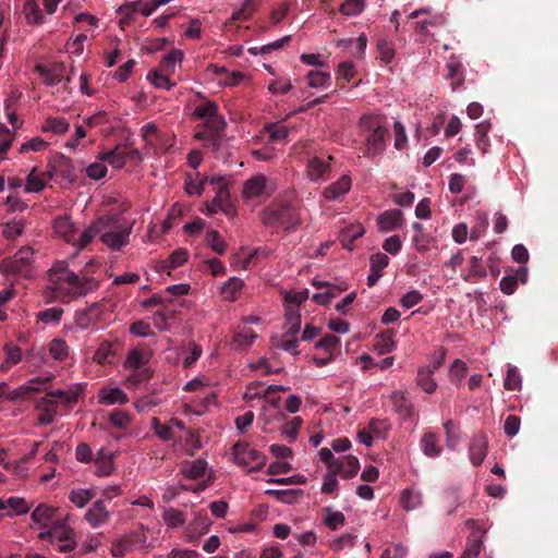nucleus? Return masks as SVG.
Segmentation results:
<instances>
[{
	"label": "nucleus",
	"mask_w": 558,
	"mask_h": 558,
	"mask_svg": "<svg viewBox=\"0 0 558 558\" xmlns=\"http://www.w3.org/2000/svg\"><path fill=\"white\" fill-rule=\"evenodd\" d=\"M133 225L118 217H101L82 231L81 246H87L99 234L101 242L111 250L126 245Z\"/></svg>",
	"instance_id": "obj_1"
},
{
	"label": "nucleus",
	"mask_w": 558,
	"mask_h": 558,
	"mask_svg": "<svg viewBox=\"0 0 558 558\" xmlns=\"http://www.w3.org/2000/svg\"><path fill=\"white\" fill-rule=\"evenodd\" d=\"M50 289L54 292V298L61 301H70L75 298L84 296L95 289L92 279L85 276H78L64 262H57L49 272Z\"/></svg>",
	"instance_id": "obj_2"
},
{
	"label": "nucleus",
	"mask_w": 558,
	"mask_h": 558,
	"mask_svg": "<svg viewBox=\"0 0 558 558\" xmlns=\"http://www.w3.org/2000/svg\"><path fill=\"white\" fill-rule=\"evenodd\" d=\"M360 134L363 136V155L375 158L381 155L387 147L389 130L386 118L380 114H364L359 120Z\"/></svg>",
	"instance_id": "obj_3"
},
{
	"label": "nucleus",
	"mask_w": 558,
	"mask_h": 558,
	"mask_svg": "<svg viewBox=\"0 0 558 558\" xmlns=\"http://www.w3.org/2000/svg\"><path fill=\"white\" fill-rule=\"evenodd\" d=\"M71 515L66 514L61 520L52 524L49 530L41 531L38 538L49 542L50 544H58L60 553L72 551L76 547L75 533L70 525Z\"/></svg>",
	"instance_id": "obj_4"
},
{
	"label": "nucleus",
	"mask_w": 558,
	"mask_h": 558,
	"mask_svg": "<svg viewBox=\"0 0 558 558\" xmlns=\"http://www.w3.org/2000/svg\"><path fill=\"white\" fill-rule=\"evenodd\" d=\"M0 268L22 278H33L36 275L35 251L29 246L20 248L12 257L2 260Z\"/></svg>",
	"instance_id": "obj_5"
},
{
	"label": "nucleus",
	"mask_w": 558,
	"mask_h": 558,
	"mask_svg": "<svg viewBox=\"0 0 558 558\" xmlns=\"http://www.w3.org/2000/svg\"><path fill=\"white\" fill-rule=\"evenodd\" d=\"M318 456L325 464H333L339 470L338 474L344 480L354 477L360 471V461L355 456L347 454L336 459L332 451L326 447L319 450Z\"/></svg>",
	"instance_id": "obj_6"
},
{
	"label": "nucleus",
	"mask_w": 558,
	"mask_h": 558,
	"mask_svg": "<svg viewBox=\"0 0 558 558\" xmlns=\"http://www.w3.org/2000/svg\"><path fill=\"white\" fill-rule=\"evenodd\" d=\"M232 457L236 464L248 471L259 470L266 463V457L246 442H236L232 447Z\"/></svg>",
	"instance_id": "obj_7"
},
{
	"label": "nucleus",
	"mask_w": 558,
	"mask_h": 558,
	"mask_svg": "<svg viewBox=\"0 0 558 558\" xmlns=\"http://www.w3.org/2000/svg\"><path fill=\"white\" fill-rule=\"evenodd\" d=\"M109 308L106 302L94 303L75 313L74 325L77 329L85 330L105 320Z\"/></svg>",
	"instance_id": "obj_8"
},
{
	"label": "nucleus",
	"mask_w": 558,
	"mask_h": 558,
	"mask_svg": "<svg viewBox=\"0 0 558 558\" xmlns=\"http://www.w3.org/2000/svg\"><path fill=\"white\" fill-rule=\"evenodd\" d=\"M53 233L57 238L64 242L73 245L78 251L85 246H81L82 232H78L75 223L72 221L70 216H61L53 220Z\"/></svg>",
	"instance_id": "obj_9"
},
{
	"label": "nucleus",
	"mask_w": 558,
	"mask_h": 558,
	"mask_svg": "<svg viewBox=\"0 0 558 558\" xmlns=\"http://www.w3.org/2000/svg\"><path fill=\"white\" fill-rule=\"evenodd\" d=\"M286 333L280 339V341L276 342L275 344L279 348H281L284 351H288L292 354H296V344L298 340L295 336L299 333L301 329V315L296 311H289L288 312V320L286 323Z\"/></svg>",
	"instance_id": "obj_10"
},
{
	"label": "nucleus",
	"mask_w": 558,
	"mask_h": 558,
	"mask_svg": "<svg viewBox=\"0 0 558 558\" xmlns=\"http://www.w3.org/2000/svg\"><path fill=\"white\" fill-rule=\"evenodd\" d=\"M194 116L204 120L208 130L217 133L225 129L226 122L218 114V107L213 101H206L194 110Z\"/></svg>",
	"instance_id": "obj_11"
},
{
	"label": "nucleus",
	"mask_w": 558,
	"mask_h": 558,
	"mask_svg": "<svg viewBox=\"0 0 558 558\" xmlns=\"http://www.w3.org/2000/svg\"><path fill=\"white\" fill-rule=\"evenodd\" d=\"M59 509L41 502L31 513L32 525L43 531L49 530L58 517Z\"/></svg>",
	"instance_id": "obj_12"
},
{
	"label": "nucleus",
	"mask_w": 558,
	"mask_h": 558,
	"mask_svg": "<svg viewBox=\"0 0 558 558\" xmlns=\"http://www.w3.org/2000/svg\"><path fill=\"white\" fill-rule=\"evenodd\" d=\"M182 474L189 480H203L206 478V483L198 485L193 492L204 490L208 482L213 478V471L208 468V463L204 459H198L191 462L189 465L182 469Z\"/></svg>",
	"instance_id": "obj_13"
},
{
	"label": "nucleus",
	"mask_w": 558,
	"mask_h": 558,
	"mask_svg": "<svg viewBox=\"0 0 558 558\" xmlns=\"http://www.w3.org/2000/svg\"><path fill=\"white\" fill-rule=\"evenodd\" d=\"M288 388L284 386H268L264 389V386L260 383H251L247 385L246 390L243 395L244 399L247 402H252L255 399L264 398L267 402L277 405L278 401L272 397V393L276 391H287Z\"/></svg>",
	"instance_id": "obj_14"
},
{
	"label": "nucleus",
	"mask_w": 558,
	"mask_h": 558,
	"mask_svg": "<svg viewBox=\"0 0 558 558\" xmlns=\"http://www.w3.org/2000/svg\"><path fill=\"white\" fill-rule=\"evenodd\" d=\"M48 381V378L36 377L32 378L25 384L11 390L7 395V400L11 402H21L27 400L33 393L40 391V385Z\"/></svg>",
	"instance_id": "obj_15"
},
{
	"label": "nucleus",
	"mask_w": 558,
	"mask_h": 558,
	"mask_svg": "<svg viewBox=\"0 0 558 558\" xmlns=\"http://www.w3.org/2000/svg\"><path fill=\"white\" fill-rule=\"evenodd\" d=\"M466 525L473 529L472 535L468 538L465 549L459 558H477L483 547V537L485 530L475 524L474 521L470 520Z\"/></svg>",
	"instance_id": "obj_16"
},
{
	"label": "nucleus",
	"mask_w": 558,
	"mask_h": 558,
	"mask_svg": "<svg viewBox=\"0 0 558 558\" xmlns=\"http://www.w3.org/2000/svg\"><path fill=\"white\" fill-rule=\"evenodd\" d=\"M110 517L111 513L106 508L102 500L95 501L84 514L85 520L93 529H97L106 524Z\"/></svg>",
	"instance_id": "obj_17"
},
{
	"label": "nucleus",
	"mask_w": 558,
	"mask_h": 558,
	"mask_svg": "<svg viewBox=\"0 0 558 558\" xmlns=\"http://www.w3.org/2000/svg\"><path fill=\"white\" fill-rule=\"evenodd\" d=\"M129 402L128 395L117 386H104L98 392V403L104 405L125 404Z\"/></svg>",
	"instance_id": "obj_18"
},
{
	"label": "nucleus",
	"mask_w": 558,
	"mask_h": 558,
	"mask_svg": "<svg viewBox=\"0 0 558 558\" xmlns=\"http://www.w3.org/2000/svg\"><path fill=\"white\" fill-rule=\"evenodd\" d=\"M36 71L48 86L59 84L65 75V68L62 63H52L49 65H37Z\"/></svg>",
	"instance_id": "obj_19"
},
{
	"label": "nucleus",
	"mask_w": 558,
	"mask_h": 558,
	"mask_svg": "<svg viewBox=\"0 0 558 558\" xmlns=\"http://www.w3.org/2000/svg\"><path fill=\"white\" fill-rule=\"evenodd\" d=\"M351 178L347 174H343L337 181L324 189L323 197L327 201L340 199L351 190Z\"/></svg>",
	"instance_id": "obj_20"
},
{
	"label": "nucleus",
	"mask_w": 558,
	"mask_h": 558,
	"mask_svg": "<svg viewBox=\"0 0 558 558\" xmlns=\"http://www.w3.org/2000/svg\"><path fill=\"white\" fill-rule=\"evenodd\" d=\"M140 154L136 149H126L125 147L117 146L113 150L102 154L100 159L110 163L113 168H122L128 157H138Z\"/></svg>",
	"instance_id": "obj_21"
},
{
	"label": "nucleus",
	"mask_w": 558,
	"mask_h": 558,
	"mask_svg": "<svg viewBox=\"0 0 558 558\" xmlns=\"http://www.w3.org/2000/svg\"><path fill=\"white\" fill-rule=\"evenodd\" d=\"M83 391L84 386L82 384H74L65 390H50L46 397L50 399H58L62 404L70 405L77 401L78 396L82 395Z\"/></svg>",
	"instance_id": "obj_22"
},
{
	"label": "nucleus",
	"mask_w": 558,
	"mask_h": 558,
	"mask_svg": "<svg viewBox=\"0 0 558 558\" xmlns=\"http://www.w3.org/2000/svg\"><path fill=\"white\" fill-rule=\"evenodd\" d=\"M487 437L483 434L475 435L470 445V459L473 465H481L487 456Z\"/></svg>",
	"instance_id": "obj_23"
},
{
	"label": "nucleus",
	"mask_w": 558,
	"mask_h": 558,
	"mask_svg": "<svg viewBox=\"0 0 558 558\" xmlns=\"http://www.w3.org/2000/svg\"><path fill=\"white\" fill-rule=\"evenodd\" d=\"M330 160H332L330 156L327 160H322L318 157L311 158L306 168L307 178L313 182L323 180L330 171Z\"/></svg>",
	"instance_id": "obj_24"
},
{
	"label": "nucleus",
	"mask_w": 558,
	"mask_h": 558,
	"mask_svg": "<svg viewBox=\"0 0 558 558\" xmlns=\"http://www.w3.org/2000/svg\"><path fill=\"white\" fill-rule=\"evenodd\" d=\"M403 217L400 209H391L380 214L377 218L378 228L383 232L392 231L402 226Z\"/></svg>",
	"instance_id": "obj_25"
},
{
	"label": "nucleus",
	"mask_w": 558,
	"mask_h": 558,
	"mask_svg": "<svg viewBox=\"0 0 558 558\" xmlns=\"http://www.w3.org/2000/svg\"><path fill=\"white\" fill-rule=\"evenodd\" d=\"M4 360L0 364V374H5L12 366L17 365L22 359V349L13 343L8 342L3 345Z\"/></svg>",
	"instance_id": "obj_26"
},
{
	"label": "nucleus",
	"mask_w": 558,
	"mask_h": 558,
	"mask_svg": "<svg viewBox=\"0 0 558 558\" xmlns=\"http://www.w3.org/2000/svg\"><path fill=\"white\" fill-rule=\"evenodd\" d=\"M151 352L147 348H136L131 350L124 362L123 366L126 369H137L149 362Z\"/></svg>",
	"instance_id": "obj_27"
},
{
	"label": "nucleus",
	"mask_w": 558,
	"mask_h": 558,
	"mask_svg": "<svg viewBox=\"0 0 558 558\" xmlns=\"http://www.w3.org/2000/svg\"><path fill=\"white\" fill-rule=\"evenodd\" d=\"M267 178L263 174L248 179L243 187V196L246 199L257 198L266 192Z\"/></svg>",
	"instance_id": "obj_28"
},
{
	"label": "nucleus",
	"mask_w": 558,
	"mask_h": 558,
	"mask_svg": "<svg viewBox=\"0 0 558 558\" xmlns=\"http://www.w3.org/2000/svg\"><path fill=\"white\" fill-rule=\"evenodd\" d=\"M36 409L40 412L38 423L48 425L53 422L57 414V403L48 397L39 399L36 403Z\"/></svg>",
	"instance_id": "obj_29"
},
{
	"label": "nucleus",
	"mask_w": 558,
	"mask_h": 558,
	"mask_svg": "<svg viewBox=\"0 0 558 558\" xmlns=\"http://www.w3.org/2000/svg\"><path fill=\"white\" fill-rule=\"evenodd\" d=\"M327 468V472L323 476V484L320 492L325 495H330L336 497L339 488V481L337 476L339 475V470L333 466V464H325Z\"/></svg>",
	"instance_id": "obj_30"
},
{
	"label": "nucleus",
	"mask_w": 558,
	"mask_h": 558,
	"mask_svg": "<svg viewBox=\"0 0 558 558\" xmlns=\"http://www.w3.org/2000/svg\"><path fill=\"white\" fill-rule=\"evenodd\" d=\"M308 290L304 289L301 291H283L281 293L282 300L286 305V319L288 320V312L296 311L298 313L299 305H301L304 301L308 299Z\"/></svg>",
	"instance_id": "obj_31"
},
{
	"label": "nucleus",
	"mask_w": 558,
	"mask_h": 558,
	"mask_svg": "<svg viewBox=\"0 0 558 558\" xmlns=\"http://www.w3.org/2000/svg\"><path fill=\"white\" fill-rule=\"evenodd\" d=\"M243 288V280L238 277H232L221 286L220 294L225 301L234 302L239 299Z\"/></svg>",
	"instance_id": "obj_32"
},
{
	"label": "nucleus",
	"mask_w": 558,
	"mask_h": 558,
	"mask_svg": "<svg viewBox=\"0 0 558 558\" xmlns=\"http://www.w3.org/2000/svg\"><path fill=\"white\" fill-rule=\"evenodd\" d=\"M96 474L98 476H108L113 471V453L105 448H101L95 460Z\"/></svg>",
	"instance_id": "obj_33"
},
{
	"label": "nucleus",
	"mask_w": 558,
	"mask_h": 558,
	"mask_svg": "<svg viewBox=\"0 0 558 558\" xmlns=\"http://www.w3.org/2000/svg\"><path fill=\"white\" fill-rule=\"evenodd\" d=\"M446 69L448 71L447 77L451 80L453 89L462 86L464 83V76L460 59L456 56H451L447 61Z\"/></svg>",
	"instance_id": "obj_34"
},
{
	"label": "nucleus",
	"mask_w": 558,
	"mask_h": 558,
	"mask_svg": "<svg viewBox=\"0 0 558 558\" xmlns=\"http://www.w3.org/2000/svg\"><path fill=\"white\" fill-rule=\"evenodd\" d=\"M434 369L435 367H421L417 371L416 383L420 388L426 393H434L437 389V383L434 378Z\"/></svg>",
	"instance_id": "obj_35"
},
{
	"label": "nucleus",
	"mask_w": 558,
	"mask_h": 558,
	"mask_svg": "<svg viewBox=\"0 0 558 558\" xmlns=\"http://www.w3.org/2000/svg\"><path fill=\"white\" fill-rule=\"evenodd\" d=\"M70 129V123L62 117H48L40 126L41 132L63 135Z\"/></svg>",
	"instance_id": "obj_36"
},
{
	"label": "nucleus",
	"mask_w": 558,
	"mask_h": 558,
	"mask_svg": "<svg viewBox=\"0 0 558 558\" xmlns=\"http://www.w3.org/2000/svg\"><path fill=\"white\" fill-rule=\"evenodd\" d=\"M390 400L396 412L402 417H409L412 413V404L408 399L407 392L403 390H396L391 393Z\"/></svg>",
	"instance_id": "obj_37"
},
{
	"label": "nucleus",
	"mask_w": 558,
	"mask_h": 558,
	"mask_svg": "<svg viewBox=\"0 0 558 558\" xmlns=\"http://www.w3.org/2000/svg\"><path fill=\"white\" fill-rule=\"evenodd\" d=\"M421 448L425 456L437 458L441 453V447L438 444V436L432 432H425L421 438Z\"/></svg>",
	"instance_id": "obj_38"
},
{
	"label": "nucleus",
	"mask_w": 558,
	"mask_h": 558,
	"mask_svg": "<svg viewBox=\"0 0 558 558\" xmlns=\"http://www.w3.org/2000/svg\"><path fill=\"white\" fill-rule=\"evenodd\" d=\"M258 338V335L251 328L242 327L234 333L233 345L238 350H247Z\"/></svg>",
	"instance_id": "obj_39"
},
{
	"label": "nucleus",
	"mask_w": 558,
	"mask_h": 558,
	"mask_svg": "<svg viewBox=\"0 0 558 558\" xmlns=\"http://www.w3.org/2000/svg\"><path fill=\"white\" fill-rule=\"evenodd\" d=\"M23 13L28 25H41L45 17L36 0H25Z\"/></svg>",
	"instance_id": "obj_40"
},
{
	"label": "nucleus",
	"mask_w": 558,
	"mask_h": 558,
	"mask_svg": "<svg viewBox=\"0 0 558 558\" xmlns=\"http://www.w3.org/2000/svg\"><path fill=\"white\" fill-rule=\"evenodd\" d=\"M49 355L57 362H64L70 354V347L68 343L60 338L52 339L47 344Z\"/></svg>",
	"instance_id": "obj_41"
},
{
	"label": "nucleus",
	"mask_w": 558,
	"mask_h": 558,
	"mask_svg": "<svg viewBox=\"0 0 558 558\" xmlns=\"http://www.w3.org/2000/svg\"><path fill=\"white\" fill-rule=\"evenodd\" d=\"M31 510V505L24 497L12 496L7 498V512L5 515H23Z\"/></svg>",
	"instance_id": "obj_42"
},
{
	"label": "nucleus",
	"mask_w": 558,
	"mask_h": 558,
	"mask_svg": "<svg viewBox=\"0 0 558 558\" xmlns=\"http://www.w3.org/2000/svg\"><path fill=\"white\" fill-rule=\"evenodd\" d=\"M364 233L365 229L360 222L351 223L341 231V243L345 248L352 250L353 241L357 238H361Z\"/></svg>",
	"instance_id": "obj_43"
},
{
	"label": "nucleus",
	"mask_w": 558,
	"mask_h": 558,
	"mask_svg": "<svg viewBox=\"0 0 558 558\" xmlns=\"http://www.w3.org/2000/svg\"><path fill=\"white\" fill-rule=\"evenodd\" d=\"M50 177L45 172H37L36 169H33L27 175L26 192L37 193L45 189L49 181Z\"/></svg>",
	"instance_id": "obj_44"
},
{
	"label": "nucleus",
	"mask_w": 558,
	"mask_h": 558,
	"mask_svg": "<svg viewBox=\"0 0 558 558\" xmlns=\"http://www.w3.org/2000/svg\"><path fill=\"white\" fill-rule=\"evenodd\" d=\"M141 134L147 145L154 148L160 147L161 149H167V147H165L163 144L161 143V134L154 123L145 124L141 129Z\"/></svg>",
	"instance_id": "obj_45"
},
{
	"label": "nucleus",
	"mask_w": 558,
	"mask_h": 558,
	"mask_svg": "<svg viewBox=\"0 0 558 558\" xmlns=\"http://www.w3.org/2000/svg\"><path fill=\"white\" fill-rule=\"evenodd\" d=\"M490 130V123L487 121L480 122L475 125V143L477 148L485 155L490 146L489 138L487 136Z\"/></svg>",
	"instance_id": "obj_46"
},
{
	"label": "nucleus",
	"mask_w": 558,
	"mask_h": 558,
	"mask_svg": "<svg viewBox=\"0 0 558 558\" xmlns=\"http://www.w3.org/2000/svg\"><path fill=\"white\" fill-rule=\"evenodd\" d=\"M183 58L184 53L182 50L172 49L162 58L158 69L172 75L174 73L177 64L181 63Z\"/></svg>",
	"instance_id": "obj_47"
},
{
	"label": "nucleus",
	"mask_w": 558,
	"mask_h": 558,
	"mask_svg": "<svg viewBox=\"0 0 558 558\" xmlns=\"http://www.w3.org/2000/svg\"><path fill=\"white\" fill-rule=\"evenodd\" d=\"M396 348V341L391 332H384L375 338L374 350L377 354L384 355L390 353Z\"/></svg>",
	"instance_id": "obj_48"
},
{
	"label": "nucleus",
	"mask_w": 558,
	"mask_h": 558,
	"mask_svg": "<svg viewBox=\"0 0 558 558\" xmlns=\"http://www.w3.org/2000/svg\"><path fill=\"white\" fill-rule=\"evenodd\" d=\"M189 258V252L185 248L175 250L168 259L163 260L159 265L160 270L175 269L183 265Z\"/></svg>",
	"instance_id": "obj_49"
},
{
	"label": "nucleus",
	"mask_w": 558,
	"mask_h": 558,
	"mask_svg": "<svg viewBox=\"0 0 558 558\" xmlns=\"http://www.w3.org/2000/svg\"><path fill=\"white\" fill-rule=\"evenodd\" d=\"M400 501L404 510H415L422 506V494L411 488L404 489L401 494Z\"/></svg>",
	"instance_id": "obj_50"
},
{
	"label": "nucleus",
	"mask_w": 558,
	"mask_h": 558,
	"mask_svg": "<svg viewBox=\"0 0 558 558\" xmlns=\"http://www.w3.org/2000/svg\"><path fill=\"white\" fill-rule=\"evenodd\" d=\"M488 228V219L487 214L478 210L475 213V225L472 227L470 231V240L471 241H477L480 240L485 233Z\"/></svg>",
	"instance_id": "obj_51"
},
{
	"label": "nucleus",
	"mask_w": 558,
	"mask_h": 558,
	"mask_svg": "<svg viewBox=\"0 0 558 558\" xmlns=\"http://www.w3.org/2000/svg\"><path fill=\"white\" fill-rule=\"evenodd\" d=\"M201 446L198 436L192 430L185 433L184 442L179 441L174 444L175 449L184 450L190 456H193Z\"/></svg>",
	"instance_id": "obj_52"
},
{
	"label": "nucleus",
	"mask_w": 558,
	"mask_h": 558,
	"mask_svg": "<svg viewBox=\"0 0 558 558\" xmlns=\"http://www.w3.org/2000/svg\"><path fill=\"white\" fill-rule=\"evenodd\" d=\"M94 497L95 493L87 488L72 489L69 494V500L77 508L85 507Z\"/></svg>",
	"instance_id": "obj_53"
},
{
	"label": "nucleus",
	"mask_w": 558,
	"mask_h": 558,
	"mask_svg": "<svg viewBox=\"0 0 558 558\" xmlns=\"http://www.w3.org/2000/svg\"><path fill=\"white\" fill-rule=\"evenodd\" d=\"M486 277V270L484 266L481 264V258L477 256H472L470 258V268L469 272L463 276L464 281H474L477 279H483Z\"/></svg>",
	"instance_id": "obj_54"
},
{
	"label": "nucleus",
	"mask_w": 558,
	"mask_h": 558,
	"mask_svg": "<svg viewBox=\"0 0 558 558\" xmlns=\"http://www.w3.org/2000/svg\"><path fill=\"white\" fill-rule=\"evenodd\" d=\"M259 254H263L264 256H266L264 251H260V250H254V251L241 250V252L234 256L233 264L241 269H244V270L248 269L251 267L253 258L258 256Z\"/></svg>",
	"instance_id": "obj_55"
},
{
	"label": "nucleus",
	"mask_w": 558,
	"mask_h": 558,
	"mask_svg": "<svg viewBox=\"0 0 558 558\" xmlns=\"http://www.w3.org/2000/svg\"><path fill=\"white\" fill-rule=\"evenodd\" d=\"M24 228L25 222L22 218L13 219L3 225L2 234L8 240H15L23 233Z\"/></svg>",
	"instance_id": "obj_56"
},
{
	"label": "nucleus",
	"mask_w": 558,
	"mask_h": 558,
	"mask_svg": "<svg viewBox=\"0 0 558 558\" xmlns=\"http://www.w3.org/2000/svg\"><path fill=\"white\" fill-rule=\"evenodd\" d=\"M324 523L330 530H337L344 525L345 517L341 511H335L330 507L325 508Z\"/></svg>",
	"instance_id": "obj_57"
},
{
	"label": "nucleus",
	"mask_w": 558,
	"mask_h": 558,
	"mask_svg": "<svg viewBox=\"0 0 558 558\" xmlns=\"http://www.w3.org/2000/svg\"><path fill=\"white\" fill-rule=\"evenodd\" d=\"M444 428L446 433L447 447L450 450H454L460 439L459 425L452 420H448L444 423Z\"/></svg>",
	"instance_id": "obj_58"
},
{
	"label": "nucleus",
	"mask_w": 558,
	"mask_h": 558,
	"mask_svg": "<svg viewBox=\"0 0 558 558\" xmlns=\"http://www.w3.org/2000/svg\"><path fill=\"white\" fill-rule=\"evenodd\" d=\"M133 544H131L129 537L123 535L122 537L114 539L111 544V554L113 557L121 558L128 553L134 550Z\"/></svg>",
	"instance_id": "obj_59"
},
{
	"label": "nucleus",
	"mask_w": 558,
	"mask_h": 558,
	"mask_svg": "<svg viewBox=\"0 0 558 558\" xmlns=\"http://www.w3.org/2000/svg\"><path fill=\"white\" fill-rule=\"evenodd\" d=\"M170 76L171 74L157 69L148 75V78L157 88L169 90L174 85V83L170 81Z\"/></svg>",
	"instance_id": "obj_60"
},
{
	"label": "nucleus",
	"mask_w": 558,
	"mask_h": 558,
	"mask_svg": "<svg viewBox=\"0 0 558 558\" xmlns=\"http://www.w3.org/2000/svg\"><path fill=\"white\" fill-rule=\"evenodd\" d=\"M210 184L215 189L217 203H219L220 201H228V197H229L228 182L225 177H222V175L211 177Z\"/></svg>",
	"instance_id": "obj_61"
},
{
	"label": "nucleus",
	"mask_w": 558,
	"mask_h": 558,
	"mask_svg": "<svg viewBox=\"0 0 558 558\" xmlns=\"http://www.w3.org/2000/svg\"><path fill=\"white\" fill-rule=\"evenodd\" d=\"M340 339L333 335H325L317 343L316 349L327 354H333L339 349Z\"/></svg>",
	"instance_id": "obj_62"
},
{
	"label": "nucleus",
	"mask_w": 558,
	"mask_h": 558,
	"mask_svg": "<svg viewBox=\"0 0 558 558\" xmlns=\"http://www.w3.org/2000/svg\"><path fill=\"white\" fill-rule=\"evenodd\" d=\"M162 519L168 527L175 529L184 524L183 513L177 509L168 508L162 513Z\"/></svg>",
	"instance_id": "obj_63"
},
{
	"label": "nucleus",
	"mask_w": 558,
	"mask_h": 558,
	"mask_svg": "<svg viewBox=\"0 0 558 558\" xmlns=\"http://www.w3.org/2000/svg\"><path fill=\"white\" fill-rule=\"evenodd\" d=\"M302 422V418L299 416L290 418L281 426L282 435L286 436L290 441H294L298 437Z\"/></svg>",
	"instance_id": "obj_64"
}]
</instances>
